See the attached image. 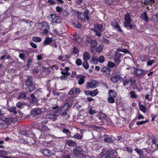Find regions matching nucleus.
<instances>
[{
  "label": "nucleus",
  "instance_id": "obj_58",
  "mask_svg": "<svg viewBox=\"0 0 158 158\" xmlns=\"http://www.w3.org/2000/svg\"><path fill=\"white\" fill-rule=\"evenodd\" d=\"M155 62L156 61L153 60L148 61L147 62V66H151L152 65L153 63H155Z\"/></svg>",
  "mask_w": 158,
  "mask_h": 158
},
{
  "label": "nucleus",
  "instance_id": "obj_59",
  "mask_svg": "<svg viewBox=\"0 0 158 158\" xmlns=\"http://www.w3.org/2000/svg\"><path fill=\"white\" fill-rule=\"evenodd\" d=\"M102 43L106 44H109L110 43L109 40L106 39H102Z\"/></svg>",
  "mask_w": 158,
  "mask_h": 158
},
{
  "label": "nucleus",
  "instance_id": "obj_45",
  "mask_svg": "<svg viewBox=\"0 0 158 158\" xmlns=\"http://www.w3.org/2000/svg\"><path fill=\"white\" fill-rule=\"evenodd\" d=\"M26 97L25 94L24 93L22 92H20L19 95L18 97V99H23Z\"/></svg>",
  "mask_w": 158,
  "mask_h": 158
},
{
  "label": "nucleus",
  "instance_id": "obj_63",
  "mask_svg": "<svg viewBox=\"0 0 158 158\" xmlns=\"http://www.w3.org/2000/svg\"><path fill=\"white\" fill-rule=\"evenodd\" d=\"M62 132L64 133L67 134L68 135V134H70L71 133V132L68 129H66L65 128H64L63 129Z\"/></svg>",
  "mask_w": 158,
  "mask_h": 158
},
{
  "label": "nucleus",
  "instance_id": "obj_50",
  "mask_svg": "<svg viewBox=\"0 0 158 158\" xmlns=\"http://www.w3.org/2000/svg\"><path fill=\"white\" fill-rule=\"evenodd\" d=\"M114 98L110 97L107 99L108 102L110 103H114L115 102V100Z\"/></svg>",
  "mask_w": 158,
  "mask_h": 158
},
{
  "label": "nucleus",
  "instance_id": "obj_5",
  "mask_svg": "<svg viewBox=\"0 0 158 158\" xmlns=\"http://www.w3.org/2000/svg\"><path fill=\"white\" fill-rule=\"evenodd\" d=\"M98 85V82L96 81H92L90 82H88L86 84V87L89 88H95Z\"/></svg>",
  "mask_w": 158,
  "mask_h": 158
},
{
  "label": "nucleus",
  "instance_id": "obj_56",
  "mask_svg": "<svg viewBox=\"0 0 158 158\" xmlns=\"http://www.w3.org/2000/svg\"><path fill=\"white\" fill-rule=\"evenodd\" d=\"M140 110L143 111L144 112H145L146 111V108L143 105H140L139 106Z\"/></svg>",
  "mask_w": 158,
  "mask_h": 158
},
{
  "label": "nucleus",
  "instance_id": "obj_25",
  "mask_svg": "<svg viewBox=\"0 0 158 158\" xmlns=\"http://www.w3.org/2000/svg\"><path fill=\"white\" fill-rule=\"evenodd\" d=\"M76 14L78 15V18L79 19L81 20V21H84L83 17H84V15L83 14V13L79 12L78 11L76 12Z\"/></svg>",
  "mask_w": 158,
  "mask_h": 158
},
{
  "label": "nucleus",
  "instance_id": "obj_39",
  "mask_svg": "<svg viewBox=\"0 0 158 158\" xmlns=\"http://www.w3.org/2000/svg\"><path fill=\"white\" fill-rule=\"evenodd\" d=\"M148 120L147 119L145 121H142L139 122H136V124L138 126H139L140 125L146 123H148Z\"/></svg>",
  "mask_w": 158,
  "mask_h": 158
},
{
  "label": "nucleus",
  "instance_id": "obj_10",
  "mask_svg": "<svg viewBox=\"0 0 158 158\" xmlns=\"http://www.w3.org/2000/svg\"><path fill=\"white\" fill-rule=\"evenodd\" d=\"M61 109H62V110L61 111L60 115L61 117H64L65 116V118L66 119H68L70 118V114L68 113H67V111L68 110H66L65 109L63 108V106H61Z\"/></svg>",
  "mask_w": 158,
  "mask_h": 158
},
{
  "label": "nucleus",
  "instance_id": "obj_42",
  "mask_svg": "<svg viewBox=\"0 0 158 158\" xmlns=\"http://www.w3.org/2000/svg\"><path fill=\"white\" fill-rule=\"evenodd\" d=\"M115 64L113 62L109 61L107 64V66L109 68H113L115 66Z\"/></svg>",
  "mask_w": 158,
  "mask_h": 158
},
{
  "label": "nucleus",
  "instance_id": "obj_36",
  "mask_svg": "<svg viewBox=\"0 0 158 158\" xmlns=\"http://www.w3.org/2000/svg\"><path fill=\"white\" fill-rule=\"evenodd\" d=\"M73 26L76 28H80L81 27V24L78 21L75 22L73 24Z\"/></svg>",
  "mask_w": 158,
  "mask_h": 158
},
{
  "label": "nucleus",
  "instance_id": "obj_60",
  "mask_svg": "<svg viewBox=\"0 0 158 158\" xmlns=\"http://www.w3.org/2000/svg\"><path fill=\"white\" fill-rule=\"evenodd\" d=\"M42 129L43 130L46 131H48L49 130V129L48 128V127L46 126H42Z\"/></svg>",
  "mask_w": 158,
  "mask_h": 158
},
{
  "label": "nucleus",
  "instance_id": "obj_2",
  "mask_svg": "<svg viewBox=\"0 0 158 158\" xmlns=\"http://www.w3.org/2000/svg\"><path fill=\"white\" fill-rule=\"evenodd\" d=\"M95 28H92L91 29V31H94L96 35L98 37L101 36V32L103 31V26L102 24H96L94 25Z\"/></svg>",
  "mask_w": 158,
  "mask_h": 158
},
{
  "label": "nucleus",
  "instance_id": "obj_26",
  "mask_svg": "<svg viewBox=\"0 0 158 158\" xmlns=\"http://www.w3.org/2000/svg\"><path fill=\"white\" fill-rule=\"evenodd\" d=\"M89 12V11L88 9H86L84 10V14H83L84 16V18H86L87 20H89V18L88 16Z\"/></svg>",
  "mask_w": 158,
  "mask_h": 158
},
{
  "label": "nucleus",
  "instance_id": "obj_46",
  "mask_svg": "<svg viewBox=\"0 0 158 158\" xmlns=\"http://www.w3.org/2000/svg\"><path fill=\"white\" fill-rule=\"evenodd\" d=\"M20 133L24 135H25L27 137H29V135L27 134V131L26 130H22L20 132Z\"/></svg>",
  "mask_w": 158,
  "mask_h": 158
},
{
  "label": "nucleus",
  "instance_id": "obj_33",
  "mask_svg": "<svg viewBox=\"0 0 158 158\" xmlns=\"http://www.w3.org/2000/svg\"><path fill=\"white\" fill-rule=\"evenodd\" d=\"M124 26L125 27L127 28L128 27H129L130 29L131 30H132L133 29H135V26L134 25L131 24V23H129V24H124Z\"/></svg>",
  "mask_w": 158,
  "mask_h": 158
},
{
  "label": "nucleus",
  "instance_id": "obj_8",
  "mask_svg": "<svg viewBox=\"0 0 158 158\" xmlns=\"http://www.w3.org/2000/svg\"><path fill=\"white\" fill-rule=\"evenodd\" d=\"M50 16L52 19V22L59 23H61V19L60 17L56 16L55 15L51 14Z\"/></svg>",
  "mask_w": 158,
  "mask_h": 158
},
{
  "label": "nucleus",
  "instance_id": "obj_64",
  "mask_svg": "<svg viewBox=\"0 0 158 158\" xmlns=\"http://www.w3.org/2000/svg\"><path fill=\"white\" fill-rule=\"evenodd\" d=\"M62 158H71L70 156L68 154H64L62 157Z\"/></svg>",
  "mask_w": 158,
  "mask_h": 158
},
{
  "label": "nucleus",
  "instance_id": "obj_12",
  "mask_svg": "<svg viewBox=\"0 0 158 158\" xmlns=\"http://www.w3.org/2000/svg\"><path fill=\"white\" fill-rule=\"evenodd\" d=\"M144 72V70L135 67L133 69V73L136 75H142Z\"/></svg>",
  "mask_w": 158,
  "mask_h": 158
},
{
  "label": "nucleus",
  "instance_id": "obj_40",
  "mask_svg": "<svg viewBox=\"0 0 158 158\" xmlns=\"http://www.w3.org/2000/svg\"><path fill=\"white\" fill-rule=\"evenodd\" d=\"M69 136L78 139H81L82 137V136L80 135L77 134H76L73 136H70V135H69Z\"/></svg>",
  "mask_w": 158,
  "mask_h": 158
},
{
  "label": "nucleus",
  "instance_id": "obj_11",
  "mask_svg": "<svg viewBox=\"0 0 158 158\" xmlns=\"http://www.w3.org/2000/svg\"><path fill=\"white\" fill-rule=\"evenodd\" d=\"M110 70L111 69L107 67H103L101 69V71L102 73L106 76H110Z\"/></svg>",
  "mask_w": 158,
  "mask_h": 158
},
{
  "label": "nucleus",
  "instance_id": "obj_27",
  "mask_svg": "<svg viewBox=\"0 0 158 158\" xmlns=\"http://www.w3.org/2000/svg\"><path fill=\"white\" fill-rule=\"evenodd\" d=\"M107 152L109 153V154L111 156L112 155L114 157H115L117 155V152L115 150L107 151Z\"/></svg>",
  "mask_w": 158,
  "mask_h": 158
},
{
  "label": "nucleus",
  "instance_id": "obj_4",
  "mask_svg": "<svg viewBox=\"0 0 158 158\" xmlns=\"http://www.w3.org/2000/svg\"><path fill=\"white\" fill-rule=\"evenodd\" d=\"M73 104V100L70 98H68L65 101V103L63 106V107L66 110H68L72 106Z\"/></svg>",
  "mask_w": 158,
  "mask_h": 158
},
{
  "label": "nucleus",
  "instance_id": "obj_22",
  "mask_svg": "<svg viewBox=\"0 0 158 158\" xmlns=\"http://www.w3.org/2000/svg\"><path fill=\"white\" fill-rule=\"evenodd\" d=\"M122 79L121 77L119 75L115 76L111 78V80L114 83L116 82L118 80Z\"/></svg>",
  "mask_w": 158,
  "mask_h": 158
},
{
  "label": "nucleus",
  "instance_id": "obj_34",
  "mask_svg": "<svg viewBox=\"0 0 158 158\" xmlns=\"http://www.w3.org/2000/svg\"><path fill=\"white\" fill-rule=\"evenodd\" d=\"M155 2L154 0H145L144 3L146 5H152Z\"/></svg>",
  "mask_w": 158,
  "mask_h": 158
},
{
  "label": "nucleus",
  "instance_id": "obj_61",
  "mask_svg": "<svg viewBox=\"0 0 158 158\" xmlns=\"http://www.w3.org/2000/svg\"><path fill=\"white\" fill-rule=\"evenodd\" d=\"M117 140L120 142L123 143L124 142L123 138L121 136H117Z\"/></svg>",
  "mask_w": 158,
  "mask_h": 158
},
{
  "label": "nucleus",
  "instance_id": "obj_7",
  "mask_svg": "<svg viewBox=\"0 0 158 158\" xmlns=\"http://www.w3.org/2000/svg\"><path fill=\"white\" fill-rule=\"evenodd\" d=\"M121 54L118 52H115L114 54V61L116 64V66H117L119 64L121 61L120 58L121 57Z\"/></svg>",
  "mask_w": 158,
  "mask_h": 158
},
{
  "label": "nucleus",
  "instance_id": "obj_21",
  "mask_svg": "<svg viewBox=\"0 0 158 158\" xmlns=\"http://www.w3.org/2000/svg\"><path fill=\"white\" fill-rule=\"evenodd\" d=\"M66 143L69 146L74 147L76 146L77 144L74 141L70 140H67L66 141Z\"/></svg>",
  "mask_w": 158,
  "mask_h": 158
},
{
  "label": "nucleus",
  "instance_id": "obj_38",
  "mask_svg": "<svg viewBox=\"0 0 158 158\" xmlns=\"http://www.w3.org/2000/svg\"><path fill=\"white\" fill-rule=\"evenodd\" d=\"M130 97L131 98H136L137 95L136 94L135 92L134 91H131L130 92Z\"/></svg>",
  "mask_w": 158,
  "mask_h": 158
},
{
  "label": "nucleus",
  "instance_id": "obj_37",
  "mask_svg": "<svg viewBox=\"0 0 158 158\" xmlns=\"http://www.w3.org/2000/svg\"><path fill=\"white\" fill-rule=\"evenodd\" d=\"M52 41V39L51 38H50L49 37H47L44 40V44L46 45H47L51 43Z\"/></svg>",
  "mask_w": 158,
  "mask_h": 158
},
{
  "label": "nucleus",
  "instance_id": "obj_55",
  "mask_svg": "<svg viewBox=\"0 0 158 158\" xmlns=\"http://www.w3.org/2000/svg\"><path fill=\"white\" fill-rule=\"evenodd\" d=\"M76 63L77 65L79 66L82 64V61L80 59H78L76 60Z\"/></svg>",
  "mask_w": 158,
  "mask_h": 158
},
{
  "label": "nucleus",
  "instance_id": "obj_32",
  "mask_svg": "<svg viewBox=\"0 0 158 158\" xmlns=\"http://www.w3.org/2000/svg\"><path fill=\"white\" fill-rule=\"evenodd\" d=\"M82 65L83 67L85 69H88L89 67V65L88 62L86 60H85L83 62Z\"/></svg>",
  "mask_w": 158,
  "mask_h": 158
},
{
  "label": "nucleus",
  "instance_id": "obj_41",
  "mask_svg": "<svg viewBox=\"0 0 158 158\" xmlns=\"http://www.w3.org/2000/svg\"><path fill=\"white\" fill-rule=\"evenodd\" d=\"M24 103L19 102L17 103L16 106L19 108L21 109L23 108Z\"/></svg>",
  "mask_w": 158,
  "mask_h": 158
},
{
  "label": "nucleus",
  "instance_id": "obj_14",
  "mask_svg": "<svg viewBox=\"0 0 158 158\" xmlns=\"http://www.w3.org/2000/svg\"><path fill=\"white\" fill-rule=\"evenodd\" d=\"M82 151V148L79 146L76 147L73 150V154H74L75 156H78L79 154H81V152Z\"/></svg>",
  "mask_w": 158,
  "mask_h": 158
},
{
  "label": "nucleus",
  "instance_id": "obj_43",
  "mask_svg": "<svg viewBox=\"0 0 158 158\" xmlns=\"http://www.w3.org/2000/svg\"><path fill=\"white\" fill-rule=\"evenodd\" d=\"M32 40L35 42H40L41 41V39L38 37H32Z\"/></svg>",
  "mask_w": 158,
  "mask_h": 158
},
{
  "label": "nucleus",
  "instance_id": "obj_15",
  "mask_svg": "<svg viewBox=\"0 0 158 158\" xmlns=\"http://www.w3.org/2000/svg\"><path fill=\"white\" fill-rule=\"evenodd\" d=\"M140 18L144 21L146 22H149V19L148 16L147 15V13L146 12H144L143 14H141L140 16Z\"/></svg>",
  "mask_w": 158,
  "mask_h": 158
},
{
  "label": "nucleus",
  "instance_id": "obj_20",
  "mask_svg": "<svg viewBox=\"0 0 158 158\" xmlns=\"http://www.w3.org/2000/svg\"><path fill=\"white\" fill-rule=\"evenodd\" d=\"M105 137L104 139V141L106 143H111L113 142V139L111 137L108 135H105Z\"/></svg>",
  "mask_w": 158,
  "mask_h": 158
},
{
  "label": "nucleus",
  "instance_id": "obj_23",
  "mask_svg": "<svg viewBox=\"0 0 158 158\" xmlns=\"http://www.w3.org/2000/svg\"><path fill=\"white\" fill-rule=\"evenodd\" d=\"M85 78V77L83 76H80L77 77V78H79L78 83L79 85H81L84 82Z\"/></svg>",
  "mask_w": 158,
  "mask_h": 158
},
{
  "label": "nucleus",
  "instance_id": "obj_18",
  "mask_svg": "<svg viewBox=\"0 0 158 158\" xmlns=\"http://www.w3.org/2000/svg\"><path fill=\"white\" fill-rule=\"evenodd\" d=\"M98 44L97 41L95 40H92L91 41V50L93 53L95 51L94 49L97 47Z\"/></svg>",
  "mask_w": 158,
  "mask_h": 158
},
{
  "label": "nucleus",
  "instance_id": "obj_6",
  "mask_svg": "<svg viewBox=\"0 0 158 158\" xmlns=\"http://www.w3.org/2000/svg\"><path fill=\"white\" fill-rule=\"evenodd\" d=\"M42 112L41 109L39 108H35L31 111V115L33 117H36L40 115Z\"/></svg>",
  "mask_w": 158,
  "mask_h": 158
},
{
  "label": "nucleus",
  "instance_id": "obj_35",
  "mask_svg": "<svg viewBox=\"0 0 158 158\" xmlns=\"http://www.w3.org/2000/svg\"><path fill=\"white\" fill-rule=\"evenodd\" d=\"M103 48V44H101L98 46L96 49L95 48V50L96 51L99 52L102 51Z\"/></svg>",
  "mask_w": 158,
  "mask_h": 158
},
{
  "label": "nucleus",
  "instance_id": "obj_9",
  "mask_svg": "<svg viewBox=\"0 0 158 158\" xmlns=\"http://www.w3.org/2000/svg\"><path fill=\"white\" fill-rule=\"evenodd\" d=\"M29 99L31 103L36 104V105H39L38 103L39 100L35 97L34 94H31L30 95Z\"/></svg>",
  "mask_w": 158,
  "mask_h": 158
},
{
  "label": "nucleus",
  "instance_id": "obj_52",
  "mask_svg": "<svg viewBox=\"0 0 158 158\" xmlns=\"http://www.w3.org/2000/svg\"><path fill=\"white\" fill-rule=\"evenodd\" d=\"M7 154V152L6 151H0V157H2L3 158V155H6Z\"/></svg>",
  "mask_w": 158,
  "mask_h": 158
},
{
  "label": "nucleus",
  "instance_id": "obj_17",
  "mask_svg": "<svg viewBox=\"0 0 158 158\" xmlns=\"http://www.w3.org/2000/svg\"><path fill=\"white\" fill-rule=\"evenodd\" d=\"M124 19L125 22L124 24H129L131 23V19L130 18V14L129 13L127 12L124 16Z\"/></svg>",
  "mask_w": 158,
  "mask_h": 158
},
{
  "label": "nucleus",
  "instance_id": "obj_24",
  "mask_svg": "<svg viewBox=\"0 0 158 158\" xmlns=\"http://www.w3.org/2000/svg\"><path fill=\"white\" fill-rule=\"evenodd\" d=\"M108 94L109 96L111 97L115 98L117 96L116 92L114 90H110L109 91Z\"/></svg>",
  "mask_w": 158,
  "mask_h": 158
},
{
  "label": "nucleus",
  "instance_id": "obj_49",
  "mask_svg": "<svg viewBox=\"0 0 158 158\" xmlns=\"http://www.w3.org/2000/svg\"><path fill=\"white\" fill-rule=\"evenodd\" d=\"M62 12L63 16L64 17H67L69 15V13L66 10H63Z\"/></svg>",
  "mask_w": 158,
  "mask_h": 158
},
{
  "label": "nucleus",
  "instance_id": "obj_30",
  "mask_svg": "<svg viewBox=\"0 0 158 158\" xmlns=\"http://www.w3.org/2000/svg\"><path fill=\"white\" fill-rule=\"evenodd\" d=\"M83 58L85 60H89L90 58V55L89 53L87 52H85L83 55Z\"/></svg>",
  "mask_w": 158,
  "mask_h": 158
},
{
  "label": "nucleus",
  "instance_id": "obj_3",
  "mask_svg": "<svg viewBox=\"0 0 158 158\" xmlns=\"http://www.w3.org/2000/svg\"><path fill=\"white\" fill-rule=\"evenodd\" d=\"M39 27L40 30L44 31L45 33L47 34L48 32L49 26L47 22H44L40 23Z\"/></svg>",
  "mask_w": 158,
  "mask_h": 158
},
{
  "label": "nucleus",
  "instance_id": "obj_57",
  "mask_svg": "<svg viewBox=\"0 0 158 158\" xmlns=\"http://www.w3.org/2000/svg\"><path fill=\"white\" fill-rule=\"evenodd\" d=\"M98 60V57L97 56H93L92 59V60L93 63H97V60Z\"/></svg>",
  "mask_w": 158,
  "mask_h": 158
},
{
  "label": "nucleus",
  "instance_id": "obj_13",
  "mask_svg": "<svg viewBox=\"0 0 158 158\" xmlns=\"http://www.w3.org/2000/svg\"><path fill=\"white\" fill-rule=\"evenodd\" d=\"M151 140L153 144H154V146L153 147V145H151V146L152 148L154 149V150H157L158 148V145L156 143V137L154 136H152L151 138Z\"/></svg>",
  "mask_w": 158,
  "mask_h": 158
},
{
  "label": "nucleus",
  "instance_id": "obj_47",
  "mask_svg": "<svg viewBox=\"0 0 158 158\" xmlns=\"http://www.w3.org/2000/svg\"><path fill=\"white\" fill-rule=\"evenodd\" d=\"M118 25V24L117 22L115 20H113L111 22V25L113 27H114V29H116V27Z\"/></svg>",
  "mask_w": 158,
  "mask_h": 158
},
{
  "label": "nucleus",
  "instance_id": "obj_28",
  "mask_svg": "<svg viewBox=\"0 0 158 158\" xmlns=\"http://www.w3.org/2000/svg\"><path fill=\"white\" fill-rule=\"evenodd\" d=\"M128 82L130 83L131 86H133L135 84L136 82V80L135 79L132 77L128 80Z\"/></svg>",
  "mask_w": 158,
  "mask_h": 158
},
{
  "label": "nucleus",
  "instance_id": "obj_19",
  "mask_svg": "<svg viewBox=\"0 0 158 158\" xmlns=\"http://www.w3.org/2000/svg\"><path fill=\"white\" fill-rule=\"evenodd\" d=\"M81 90L79 88L73 87L71 89L69 93V94L70 95H73L74 94H76L77 93H79L80 92Z\"/></svg>",
  "mask_w": 158,
  "mask_h": 158
},
{
  "label": "nucleus",
  "instance_id": "obj_16",
  "mask_svg": "<svg viewBox=\"0 0 158 158\" xmlns=\"http://www.w3.org/2000/svg\"><path fill=\"white\" fill-rule=\"evenodd\" d=\"M41 152L43 155L47 156L49 157L53 155L52 151L45 149H42Z\"/></svg>",
  "mask_w": 158,
  "mask_h": 158
},
{
  "label": "nucleus",
  "instance_id": "obj_51",
  "mask_svg": "<svg viewBox=\"0 0 158 158\" xmlns=\"http://www.w3.org/2000/svg\"><path fill=\"white\" fill-rule=\"evenodd\" d=\"M98 60L99 62L102 63L104 61L105 59L103 56H101L99 57L98 58Z\"/></svg>",
  "mask_w": 158,
  "mask_h": 158
},
{
  "label": "nucleus",
  "instance_id": "obj_54",
  "mask_svg": "<svg viewBox=\"0 0 158 158\" xmlns=\"http://www.w3.org/2000/svg\"><path fill=\"white\" fill-rule=\"evenodd\" d=\"M12 110L10 109L9 111L11 112L14 114H15L17 113V111L16 110V107L15 106H13L12 107Z\"/></svg>",
  "mask_w": 158,
  "mask_h": 158
},
{
  "label": "nucleus",
  "instance_id": "obj_53",
  "mask_svg": "<svg viewBox=\"0 0 158 158\" xmlns=\"http://www.w3.org/2000/svg\"><path fill=\"white\" fill-rule=\"evenodd\" d=\"M55 117L53 114H48L46 116V118L47 119H52Z\"/></svg>",
  "mask_w": 158,
  "mask_h": 158
},
{
  "label": "nucleus",
  "instance_id": "obj_44",
  "mask_svg": "<svg viewBox=\"0 0 158 158\" xmlns=\"http://www.w3.org/2000/svg\"><path fill=\"white\" fill-rule=\"evenodd\" d=\"M111 155L108 152L103 154L101 158H110Z\"/></svg>",
  "mask_w": 158,
  "mask_h": 158
},
{
  "label": "nucleus",
  "instance_id": "obj_1",
  "mask_svg": "<svg viewBox=\"0 0 158 158\" xmlns=\"http://www.w3.org/2000/svg\"><path fill=\"white\" fill-rule=\"evenodd\" d=\"M25 84L27 86L26 90L27 92H31L36 89L35 85L33 83L32 78L31 76L26 80Z\"/></svg>",
  "mask_w": 158,
  "mask_h": 158
},
{
  "label": "nucleus",
  "instance_id": "obj_62",
  "mask_svg": "<svg viewBox=\"0 0 158 158\" xmlns=\"http://www.w3.org/2000/svg\"><path fill=\"white\" fill-rule=\"evenodd\" d=\"M156 18L157 20H158V14H156L154 15H153L152 18L150 19V20L153 21L155 18Z\"/></svg>",
  "mask_w": 158,
  "mask_h": 158
},
{
  "label": "nucleus",
  "instance_id": "obj_31",
  "mask_svg": "<svg viewBox=\"0 0 158 158\" xmlns=\"http://www.w3.org/2000/svg\"><path fill=\"white\" fill-rule=\"evenodd\" d=\"M98 93V92L97 91V89H96L93 91H89V95L92 97L94 96L97 95Z\"/></svg>",
  "mask_w": 158,
  "mask_h": 158
},
{
  "label": "nucleus",
  "instance_id": "obj_48",
  "mask_svg": "<svg viewBox=\"0 0 158 158\" xmlns=\"http://www.w3.org/2000/svg\"><path fill=\"white\" fill-rule=\"evenodd\" d=\"M32 63V61L31 59L29 58L28 59L27 61V65L28 69L29 68L30 66L31 65Z\"/></svg>",
  "mask_w": 158,
  "mask_h": 158
},
{
  "label": "nucleus",
  "instance_id": "obj_29",
  "mask_svg": "<svg viewBox=\"0 0 158 158\" xmlns=\"http://www.w3.org/2000/svg\"><path fill=\"white\" fill-rule=\"evenodd\" d=\"M62 109H61V107L60 108L57 109L56 110L55 112H54L53 114L54 115L55 117L57 116L60 114H61V111L62 110Z\"/></svg>",
  "mask_w": 158,
  "mask_h": 158
}]
</instances>
